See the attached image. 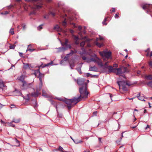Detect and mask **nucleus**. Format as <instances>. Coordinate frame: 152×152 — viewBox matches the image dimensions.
<instances>
[{
	"mask_svg": "<svg viewBox=\"0 0 152 152\" xmlns=\"http://www.w3.org/2000/svg\"><path fill=\"white\" fill-rule=\"evenodd\" d=\"M78 29L80 30L81 29H82V27L80 26L78 27Z\"/></svg>",
	"mask_w": 152,
	"mask_h": 152,
	"instance_id": "nucleus-52",
	"label": "nucleus"
},
{
	"mask_svg": "<svg viewBox=\"0 0 152 152\" xmlns=\"http://www.w3.org/2000/svg\"><path fill=\"white\" fill-rule=\"evenodd\" d=\"M150 49L149 48L147 50V51H148V52L149 51Z\"/></svg>",
	"mask_w": 152,
	"mask_h": 152,
	"instance_id": "nucleus-61",
	"label": "nucleus"
},
{
	"mask_svg": "<svg viewBox=\"0 0 152 152\" xmlns=\"http://www.w3.org/2000/svg\"><path fill=\"white\" fill-rule=\"evenodd\" d=\"M23 66L24 68L26 69L29 68V65L28 64L23 63Z\"/></svg>",
	"mask_w": 152,
	"mask_h": 152,
	"instance_id": "nucleus-21",
	"label": "nucleus"
},
{
	"mask_svg": "<svg viewBox=\"0 0 152 152\" xmlns=\"http://www.w3.org/2000/svg\"><path fill=\"white\" fill-rule=\"evenodd\" d=\"M118 83L120 89H122L124 91H126L127 90V88L126 86V85L124 84L122 81H118Z\"/></svg>",
	"mask_w": 152,
	"mask_h": 152,
	"instance_id": "nucleus-5",
	"label": "nucleus"
},
{
	"mask_svg": "<svg viewBox=\"0 0 152 152\" xmlns=\"http://www.w3.org/2000/svg\"><path fill=\"white\" fill-rule=\"evenodd\" d=\"M85 80V79L81 78L78 79L77 81V83L79 85H84L83 86L80 88L79 89V91L80 94V98L83 99L87 98L88 94L86 89V84H84V83Z\"/></svg>",
	"mask_w": 152,
	"mask_h": 152,
	"instance_id": "nucleus-2",
	"label": "nucleus"
},
{
	"mask_svg": "<svg viewBox=\"0 0 152 152\" xmlns=\"http://www.w3.org/2000/svg\"><path fill=\"white\" fill-rule=\"evenodd\" d=\"M74 63L75 61L74 60H72L69 61L70 66L72 69V67L75 66Z\"/></svg>",
	"mask_w": 152,
	"mask_h": 152,
	"instance_id": "nucleus-17",
	"label": "nucleus"
},
{
	"mask_svg": "<svg viewBox=\"0 0 152 152\" xmlns=\"http://www.w3.org/2000/svg\"><path fill=\"white\" fill-rule=\"evenodd\" d=\"M89 54H90V53H91L92 51H91V50H89Z\"/></svg>",
	"mask_w": 152,
	"mask_h": 152,
	"instance_id": "nucleus-58",
	"label": "nucleus"
},
{
	"mask_svg": "<svg viewBox=\"0 0 152 152\" xmlns=\"http://www.w3.org/2000/svg\"><path fill=\"white\" fill-rule=\"evenodd\" d=\"M44 18L45 19H48V16L47 15H46L44 16Z\"/></svg>",
	"mask_w": 152,
	"mask_h": 152,
	"instance_id": "nucleus-48",
	"label": "nucleus"
},
{
	"mask_svg": "<svg viewBox=\"0 0 152 152\" xmlns=\"http://www.w3.org/2000/svg\"><path fill=\"white\" fill-rule=\"evenodd\" d=\"M10 33L12 34H14L13 28H11L10 29Z\"/></svg>",
	"mask_w": 152,
	"mask_h": 152,
	"instance_id": "nucleus-30",
	"label": "nucleus"
},
{
	"mask_svg": "<svg viewBox=\"0 0 152 152\" xmlns=\"http://www.w3.org/2000/svg\"><path fill=\"white\" fill-rule=\"evenodd\" d=\"M5 82L2 80L0 79V88H3L5 87Z\"/></svg>",
	"mask_w": 152,
	"mask_h": 152,
	"instance_id": "nucleus-14",
	"label": "nucleus"
},
{
	"mask_svg": "<svg viewBox=\"0 0 152 152\" xmlns=\"http://www.w3.org/2000/svg\"><path fill=\"white\" fill-rule=\"evenodd\" d=\"M15 47V45H11L10 46V49H14Z\"/></svg>",
	"mask_w": 152,
	"mask_h": 152,
	"instance_id": "nucleus-29",
	"label": "nucleus"
},
{
	"mask_svg": "<svg viewBox=\"0 0 152 152\" xmlns=\"http://www.w3.org/2000/svg\"><path fill=\"white\" fill-rule=\"evenodd\" d=\"M1 123L2 124H5V122H4V121H3L2 120H1Z\"/></svg>",
	"mask_w": 152,
	"mask_h": 152,
	"instance_id": "nucleus-53",
	"label": "nucleus"
},
{
	"mask_svg": "<svg viewBox=\"0 0 152 152\" xmlns=\"http://www.w3.org/2000/svg\"><path fill=\"white\" fill-rule=\"evenodd\" d=\"M20 119H14L12 121V122H14L15 123H19L20 122Z\"/></svg>",
	"mask_w": 152,
	"mask_h": 152,
	"instance_id": "nucleus-23",
	"label": "nucleus"
},
{
	"mask_svg": "<svg viewBox=\"0 0 152 152\" xmlns=\"http://www.w3.org/2000/svg\"><path fill=\"white\" fill-rule=\"evenodd\" d=\"M138 99L140 100L145 101V100H144L145 98L143 95H140L139 96H138Z\"/></svg>",
	"mask_w": 152,
	"mask_h": 152,
	"instance_id": "nucleus-20",
	"label": "nucleus"
},
{
	"mask_svg": "<svg viewBox=\"0 0 152 152\" xmlns=\"http://www.w3.org/2000/svg\"><path fill=\"white\" fill-rule=\"evenodd\" d=\"M146 78L147 79L151 80L152 79V75H150L147 76L146 77ZM148 85L152 88V81L149 82L148 83Z\"/></svg>",
	"mask_w": 152,
	"mask_h": 152,
	"instance_id": "nucleus-10",
	"label": "nucleus"
},
{
	"mask_svg": "<svg viewBox=\"0 0 152 152\" xmlns=\"http://www.w3.org/2000/svg\"><path fill=\"white\" fill-rule=\"evenodd\" d=\"M119 15V14L118 13H117L115 14V18H117L118 17V15Z\"/></svg>",
	"mask_w": 152,
	"mask_h": 152,
	"instance_id": "nucleus-35",
	"label": "nucleus"
},
{
	"mask_svg": "<svg viewBox=\"0 0 152 152\" xmlns=\"http://www.w3.org/2000/svg\"><path fill=\"white\" fill-rule=\"evenodd\" d=\"M35 50V49H30V48H28V49L26 51H29L31 52H32L34 50Z\"/></svg>",
	"mask_w": 152,
	"mask_h": 152,
	"instance_id": "nucleus-37",
	"label": "nucleus"
},
{
	"mask_svg": "<svg viewBox=\"0 0 152 152\" xmlns=\"http://www.w3.org/2000/svg\"><path fill=\"white\" fill-rule=\"evenodd\" d=\"M50 14L53 16H54L55 15V14L53 12H51Z\"/></svg>",
	"mask_w": 152,
	"mask_h": 152,
	"instance_id": "nucleus-44",
	"label": "nucleus"
},
{
	"mask_svg": "<svg viewBox=\"0 0 152 152\" xmlns=\"http://www.w3.org/2000/svg\"><path fill=\"white\" fill-rule=\"evenodd\" d=\"M112 12H115V9L114 8H112Z\"/></svg>",
	"mask_w": 152,
	"mask_h": 152,
	"instance_id": "nucleus-47",
	"label": "nucleus"
},
{
	"mask_svg": "<svg viewBox=\"0 0 152 152\" xmlns=\"http://www.w3.org/2000/svg\"><path fill=\"white\" fill-rule=\"evenodd\" d=\"M101 138H99V141L100 142H102L101 141Z\"/></svg>",
	"mask_w": 152,
	"mask_h": 152,
	"instance_id": "nucleus-54",
	"label": "nucleus"
},
{
	"mask_svg": "<svg viewBox=\"0 0 152 152\" xmlns=\"http://www.w3.org/2000/svg\"><path fill=\"white\" fill-rule=\"evenodd\" d=\"M115 70H117V72H116V74L117 75H120L122 74H123L120 68H118L114 69Z\"/></svg>",
	"mask_w": 152,
	"mask_h": 152,
	"instance_id": "nucleus-12",
	"label": "nucleus"
},
{
	"mask_svg": "<svg viewBox=\"0 0 152 152\" xmlns=\"http://www.w3.org/2000/svg\"><path fill=\"white\" fill-rule=\"evenodd\" d=\"M11 122V123H7V124H8V125L10 126H12V127H14V125H13L12 123V122Z\"/></svg>",
	"mask_w": 152,
	"mask_h": 152,
	"instance_id": "nucleus-31",
	"label": "nucleus"
},
{
	"mask_svg": "<svg viewBox=\"0 0 152 152\" xmlns=\"http://www.w3.org/2000/svg\"><path fill=\"white\" fill-rule=\"evenodd\" d=\"M8 14V12H7V11H6L5 12V14Z\"/></svg>",
	"mask_w": 152,
	"mask_h": 152,
	"instance_id": "nucleus-62",
	"label": "nucleus"
},
{
	"mask_svg": "<svg viewBox=\"0 0 152 152\" xmlns=\"http://www.w3.org/2000/svg\"><path fill=\"white\" fill-rule=\"evenodd\" d=\"M91 56L93 58H89L83 56L82 57V58L83 60H86L87 62L93 61L97 63L98 65L102 67L104 69L107 68L109 72H112L113 70L115 71L112 66H108L107 63L109 62H106L104 65L101 60L96 56L95 54H93L92 55H91Z\"/></svg>",
	"mask_w": 152,
	"mask_h": 152,
	"instance_id": "nucleus-1",
	"label": "nucleus"
},
{
	"mask_svg": "<svg viewBox=\"0 0 152 152\" xmlns=\"http://www.w3.org/2000/svg\"><path fill=\"white\" fill-rule=\"evenodd\" d=\"M66 20L65 19V20H64V21H63L62 22V25L65 27V26H66Z\"/></svg>",
	"mask_w": 152,
	"mask_h": 152,
	"instance_id": "nucleus-26",
	"label": "nucleus"
},
{
	"mask_svg": "<svg viewBox=\"0 0 152 152\" xmlns=\"http://www.w3.org/2000/svg\"><path fill=\"white\" fill-rule=\"evenodd\" d=\"M144 113H147V111L146 110H145V109L144 110Z\"/></svg>",
	"mask_w": 152,
	"mask_h": 152,
	"instance_id": "nucleus-55",
	"label": "nucleus"
},
{
	"mask_svg": "<svg viewBox=\"0 0 152 152\" xmlns=\"http://www.w3.org/2000/svg\"><path fill=\"white\" fill-rule=\"evenodd\" d=\"M97 70L96 67L94 66L93 67L90 66L89 68V70L92 71H96Z\"/></svg>",
	"mask_w": 152,
	"mask_h": 152,
	"instance_id": "nucleus-16",
	"label": "nucleus"
},
{
	"mask_svg": "<svg viewBox=\"0 0 152 152\" xmlns=\"http://www.w3.org/2000/svg\"><path fill=\"white\" fill-rule=\"evenodd\" d=\"M150 128V126H149L148 125H147V126L145 128V129H147L148 128Z\"/></svg>",
	"mask_w": 152,
	"mask_h": 152,
	"instance_id": "nucleus-51",
	"label": "nucleus"
},
{
	"mask_svg": "<svg viewBox=\"0 0 152 152\" xmlns=\"http://www.w3.org/2000/svg\"><path fill=\"white\" fill-rule=\"evenodd\" d=\"M73 24V27L74 28H75V23H72Z\"/></svg>",
	"mask_w": 152,
	"mask_h": 152,
	"instance_id": "nucleus-57",
	"label": "nucleus"
},
{
	"mask_svg": "<svg viewBox=\"0 0 152 152\" xmlns=\"http://www.w3.org/2000/svg\"><path fill=\"white\" fill-rule=\"evenodd\" d=\"M121 71H122L123 73L127 72V69L126 67L123 66H121L120 67Z\"/></svg>",
	"mask_w": 152,
	"mask_h": 152,
	"instance_id": "nucleus-18",
	"label": "nucleus"
},
{
	"mask_svg": "<svg viewBox=\"0 0 152 152\" xmlns=\"http://www.w3.org/2000/svg\"><path fill=\"white\" fill-rule=\"evenodd\" d=\"M40 86H39V88H37L36 89V92H34L32 93L31 95L32 96L36 97L39 94H40V93H39V91L41 90V89L40 90Z\"/></svg>",
	"mask_w": 152,
	"mask_h": 152,
	"instance_id": "nucleus-7",
	"label": "nucleus"
},
{
	"mask_svg": "<svg viewBox=\"0 0 152 152\" xmlns=\"http://www.w3.org/2000/svg\"><path fill=\"white\" fill-rule=\"evenodd\" d=\"M113 67H118V64H113Z\"/></svg>",
	"mask_w": 152,
	"mask_h": 152,
	"instance_id": "nucleus-43",
	"label": "nucleus"
},
{
	"mask_svg": "<svg viewBox=\"0 0 152 152\" xmlns=\"http://www.w3.org/2000/svg\"><path fill=\"white\" fill-rule=\"evenodd\" d=\"M32 45V44H30V45H28V47H29L30 46H31Z\"/></svg>",
	"mask_w": 152,
	"mask_h": 152,
	"instance_id": "nucleus-63",
	"label": "nucleus"
},
{
	"mask_svg": "<svg viewBox=\"0 0 152 152\" xmlns=\"http://www.w3.org/2000/svg\"><path fill=\"white\" fill-rule=\"evenodd\" d=\"M151 7H152V5L150 4H145L144 5L142 6V8L144 10L147 9L149 11H150V8Z\"/></svg>",
	"mask_w": 152,
	"mask_h": 152,
	"instance_id": "nucleus-13",
	"label": "nucleus"
},
{
	"mask_svg": "<svg viewBox=\"0 0 152 152\" xmlns=\"http://www.w3.org/2000/svg\"><path fill=\"white\" fill-rule=\"evenodd\" d=\"M80 97L78 98H74L71 99H67L65 101V102L68 104H71L73 103H75L74 105L80 101Z\"/></svg>",
	"mask_w": 152,
	"mask_h": 152,
	"instance_id": "nucleus-4",
	"label": "nucleus"
},
{
	"mask_svg": "<svg viewBox=\"0 0 152 152\" xmlns=\"http://www.w3.org/2000/svg\"><path fill=\"white\" fill-rule=\"evenodd\" d=\"M95 44L98 47L100 48L102 47L103 46V44H100L98 42H95Z\"/></svg>",
	"mask_w": 152,
	"mask_h": 152,
	"instance_id": "nucleus-22",
	"label": "nucleus"
},
{
	"mask_svg": "<svg viewBox=\"0 0 152 152\" xmlns=\"http://www.w3.org/2000/svg\"><path fill=\"white\" fill-rule=\"evenodd\" d=\"M73 106L72 105V104H69V105L67 106V107L68 108L70 109Z\"/></svg>",
	"mask_w": 152,
	"mask_h": 152,
	"instance_id": "nucleus-38",
	"label": "nucleus"
},
{
	"mask_svg": "<svg viewBox=\"0 0 152 152\" xmlns=\"http://www.w3.org/2000/svg\"><path fill=\"white\" fill-rule=\"evenodd\" d=\"M85 42H81V43L80 44V46L81 47L85 45Z\"/></svg>",
	"mask_w": 152,
	"mask_h": 152,
	"instance_id": "nucleus-34",
	"label": "nucleus"
},
{
	"mask_svg": "<svg viewBox=\"0 0 152 152\" xmlns=\"http://www.w3.org/2000/svg\"><path fill=\"white\" fill-rule=\"evenodd\" d=\"M99 53L102 56L104 61H107L109 59H112V57L111 56V52L110 51H103L102 52H99Z\"/></svg>",
	"mask_w": 152,
	"mask_h": 152,
	"instance_id": "nucleus-3",
	"label": "nucleus"
},
{
	"mask_svg": "<svg viewBox=\"0 0 152 152\" xmlns=\"http://www.w3.org/2000/svg\"><path fill=\"white\" fill-rule=\"evenodd\" d=\"M70 32L71 33H73V31L72 30H70Z\"/></svg>",
	"mask_w": 152,
	"mask_h": 152,
	"instance_id": "nucleus-56",
	"label": "nucleus"
},
{
	"mask_svg": "<svg viewBox=\"0 0 152 152\" xmlns=\"http://www.w3.org/2000/svg\"><path fill=\"white\" fill-rule=\"evenodd\" d=\"M73 141L76 144H78V143H81L82 142V141L81 140H80L79 142H77V141H75L74 140Z\"/></svg>",
	"mask_w": 152,
	"mask_h": 152,
	"instance_id": "nucleus-36",
	"label": "nucleus"
},
{
	"mask_svg": "<svg viewBox=\"0 0 152 152\" xmlns=\"http://www.w3.org/2000/svg\"><path fill=\"white\" fill-rule=\"evenodd\" d=\"M75 39L76 40L75 41V43L76 44H79V42L77 40L78 39L77 37L75 36Z\"/></svg>",
	"mask_w": 152,
	"mask_h": 152,
	"instance_id": "nucleus-27",
	"label": "nucleus"
},
{
	"mask_svg": "<svg viewBox=\"0 0 152 152\" xmlns=\"http://www.w3.org/2000/svg\"><path fill=\"white\" fill-rule=\"evenodd\" d=\"M107 20V18H105L104 19L103 21L102 22V24L104 25H106L107 23H105V22H106Z\"/></svg>",
	"mask_w": 152,
	"mask_h": 152,
	"instance_id": "nucleus-33",
	"label": "nucleus"
},
{
	"mask_svg": "<svg viewBox=\"0 0 152 152\" xmlns=\"http://www.w3.org/2000/svg\"><path fill=\"white\" fill-rule=\"evenodd\" d=\"M15 105L12 104L10 106V107L11 108H14L15 107Z\"/></svg>",
	"mask_w": 152,
	"mask_h": 152,
	"instance_id": "nucleus-39",
	"label": "nucleus"
},
{
	"mask_svg": "<svg viewBox=\"0 0 152 152\" xmlns=\"http://www.w3.org/2000/svg\"><path fill=\"white\" fill-rule=\"evenodd\" d=\"M56 99H58V100H59L60 101H63V99H62V98H56Z\"/></svg>",
	"mask_w": 152,
	"mask_h": 152,
	"instance_id": "nucleus-41",
	"label": "nucleus"
},
{
	"mask_svg": "<svg viewBox=\"0 0 152 152\" xmlns=\"http://www.w3.org/2000/svg\"><path fill=\"white\" fill-rule=\"evenodd\" d=\"M68 41L67 39H65L64 42L61 43V44L63 46H65L66 48H71V46L69 45H68Z\"/></svg>",
	"mask_w": 152,
	"mask_h": 152,
	"instance_id": "nucleus-6",
	"label": "nucleus"
},
{
	"mask_svg": "<svg viewBox=\"0 0 152 152\" xmlns=\"http://www.w3.org/2000/svg\"><path fill=\"white\" fill-rule=\"evenodd\" d=\"M42 28V25H41L37 27V29L38 30H40Z\"/></svg>",
	"mask_w": 152,
	"mask_h": 152,
	"instance_id": "nucleus-32",
	"label": "nucleus"
},
{
	"mask_svg": "<svg viewBox=\"0 0 152 152\" xmlns=\"http://www.w3.org/2000/svg\"><path fill=\"white\" fill-rule=\"evenodd\" d=\"M42 95L45 97L47 96L46 95V94L45 91L43 90H42Z\"/></svg>",
	"mask_w": 152,
	"mask_h": 152,
	"instance_id": "nucleus-28",
	"label": "nucleus"
},
{
	"mask_svg": "<svg viewBox=\"0 0 152 152\" xmlns=\"http://www.w3.org/2000/svg\"><path fill=\"white\" fill-rule=\"evenodd\" d=\"M26 1H37L38 0H25Z\"/></svg>",
	"mask_w": 152,
	"mask_h": 152,
	"instance_id": "nucleus-50",
	"label": "nucleus"
},
{
	"mask_svg": "<svg viewBox=\"0 0 152 152\" xmlns=\"http://www.w3.org/2000/svg\"><path fill=\"white\" fill-rule=\"evenodd\" d=\"M86 76H87L88 77L90 76L91 75L90 74L88 73H86Z\"/></svg>",
	"mask_w": 152,
	"mask_h": 152,
	"instance_id": "nucleus-42",
	"label": "nucleus"
},
{
	"mask_svg": "<svg viewBox=\"0 0 152 152\" xmlns=\"http://www.w3.org/2000/svg\"><path fill=\"white\" fill-rule=\"evenodd\" d=\"M18 79L22 82L23 83V86H25L27 85L26 82L24 81V77L23 75L21 76L20 77H18Z\"/></svg>",
	"mask_w": 152,
	"mask_h": 152,
	"instance_id": "nucleus-11",
	"label": "nucleus"
},
{
	"mask_svg": "<svg viewBox=\"0 0 152 152\" xmlns=\"http://www.w3.org/2000/svg\"><path fill=\"white\" fill-rule=\"evenodd\" d=\"M19 54L20 56H21V55H22V53H19Z\"/></svg>",
	"mask_w": 152,
	"mask_h": 152,
	"instance_id": "nucleus-59",
	"label": "nucleus"
},
{
	"mask_svg": "<svg viewBox=\"0 0 152 152\" xmlns=\"http://www.w3.org/2000/svg\"><path fill=\"white\" fill-rule=\"evenodd\" d=\"M84 152H90V151H86L85 150Z\"/></svg>",
	"mask_w": 152,
	"mask_h": 152,
	"instance_id": "nucleus-60",
	"label": "nucleus"
},
{
	"mask_svg": "<svg viewBox=\"0 0 152 152\" xmlns=\"http://www.w3.org/2000/svg\"><path fill=\"white\" fill-rule=\"evenodd\" d=\"M39 80H40V83L39 85V86H40V90L41 89H42V77H44V75L43 74L41 73L39 71Z\"/></svg>",
	"mask_w": 152,
	"mask_h": 152,
	"instance_id": "nucleus-8",
	"label": "nucleus"
},
{
	"mask_svg": "<svg viewBox=\"0 0 152 152\" xmlns=\"http://www.w3.org/2000/svg\"><path fill=\"white\" fill-rule=\"evenodd\" d=\"M23 29H24L25 28V25L24 24L22 25Z\"/></svg>",
	"mask_w": 152,
	"mask_h": 152,
	"instance_id": "nucleus-46",
	"label": "nucleus"
},
{
	"mask_svg": "<svg viewBox=\"0 0 152 152\" xmlns=\"http://www.w3.org/2000/svg\"><path fill=\"white\" fill-rule=\"evenodd\" d=\"M123 81V82H124V84H125L126 85H127L128 86H130L132 85L130 83H129V82H126V83L124 81Z\"/></svg>",
	"mask_w": 152,
	"mask_h": 152,
	"instance_id": "nucleus-25",
	"label": "nucleus"
},
{
	"mask_svg": "<svg viewBox=\"0 0 152 152\" xmlns=\"http://www.w3.org/2000/svg\"><path fill=\"white\" fill-rule=\"evenodd\" d=\"M42 7V4H37V5L34 6L33 7L35 9H38Z\"/></svg>",
	"mask_w": 152,
	"mask_h": 152,
	"instance_id": "nucleus-19",
	"label": "nucleus"
},
{
	"mask_svg": "<svg viewBox=\"0 0 152 152\" xmlns=\"http://www.w3.org/2000/svg\"><path fill=\"white\" fill-rule=\"evenodd\" d=\"M149 65L152 68V61H151L149 62Z\"/></svg>",
	"mask_w": 152,
	"mask_h": 152,
	"instance_id": "nucleus-40",
	"label": "nucleus"
},
{
	"mask_svg": "<svg viewBox=\"0 0 152 152\" xmlns=\"http://www.w3.org/2000/svg\"><path fill=\"white\" fill-rule=\"evenodd\" d=\"M52 62L49 63L48 64H47L46 66H48V65H52Z\"/></svg>",
	"mask_w": 152,
	"mask_h": 152,
	"instance_id": "nucleus-49",
	"label": "nucleus"
},
{
	"mask_svg": "<svg viewBox=\"0 0 152 152\" xmlns=\"http://www.w3.org/2000/svg\"><path fill=\"white\" fill-rule=\"evenodd\" d=\"M99 39L100 40H102L104 39V38L100 36H99Z\"/></svg>",
	"mask_w": 152,
	"mask_h": 152,
	"instance_id": "nucleus-45",
	"label": "nucleus"
},
{
	"mask_svg": "<svg viewBox=\"0 0 152 152\" xmlns=\"http://www.w3.org/2000/svg\"><path fill=\"white\" fill-rule=\"evenodd\" d=\"M150 56H152V51L151 52Z\"/></svg>",
	"mask_w": 152,
	"mask_h": 152,
	"instance_id": "nucleus-64",
	"label": "nucleus"
},
{
	"mask_svg": "<svg viewBox=\"0 0 152 152\" xmlns=\"http://www.w3.org/2000/svg\"><path fill=\"white\" fill-rule=\"evenodd\" d=\"M58 150L61 152H63L65 151H64L63 148L61 146H59Z\"/></svg>",
	"mask_w": 152,
	"mask_h": 152,
	"instance_id": "nucleus-24",
	"label": "nucleus"
},
{
	"mask_svg": "<svg viewBox=\"0 0 152 152\" xmlns=\"http://www.w3.org/2000/svg\"><path fill=\"white\" fill-rule=\"evenodd\" d=\"M73 53H74V51H72V50H71V51L70 53H69V54H67L65 56V57H64V61L67 60L68 59V58L69 57V56L70 55H72L73 54Z\"/></svg>",
	"mask_w": 152,
	"mask_h": 152,
	"instance_id": "nucleus-15",
	"label": "nucleus"
},
{
	"mask_svg": "<svg viewBox=\"0 0 152 152\" xmlns=\"http://www.w3.org/2000/svg\"><path fill=\"white\" fill-rule=\"evenodd\" d=\"M54 29L58 31H60L65 33L66 31L62 28H60L59 26L58 25H56L54 27Z\"/></svg>",
	"mask_w": 152,
	"mask_h": 152,
	"instance_id": "nucleus-9",
	"label": "nucleus"
}]
</instances>
